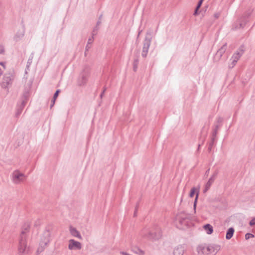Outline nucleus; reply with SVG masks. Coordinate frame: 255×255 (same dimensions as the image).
<instances>
[{"mask_svg": "<svg viewBox=\"0 0 255 255\" xmlns=\"http://www.w3.org/2000/svg\"><path fill=\"white\" fill-rule=\"evenodd\" d=\"M254 235L251 233H247L245 235V238L246 240L250 239L251 238H254Z\"/></svg>", "mask_w": 255, "mask_h": 255, "instance_id": "28", "label": "nucleus"}, {"mask_svg": "<svg viewBox=\"0 0 255 255\" xmlns=\"http://www.w3.org/2000/svg\"><path fill=\"white\" fill-rule=\"evenodd\" d=\"M89 75L90 68L89 67L86 66L81 72L80 77L79 79L78 83L79 86H83L86 84Z\"/></svg>", "mask_w": 255, "mask_h": 255, "instance_id": "5", "label": "nucleus"}, {"mask_svg": "<svg viewBox=\"0 0 255 255\" xmlns=\"http://www.w3.org/2000/svg\"><path fill=\"white\" fill-rule=\"evenodd\" d=\"M210 179L212 180V181H213L214 182L215 179H216V178L213 177V176H211L210 178Z\"/></svg>", "mask_w": 255, "mask_h": 255, "instance_id": "45", "label": "nucleus"}, {"mask_svg": "<svg viewBox=\"0 0 255 255\" xmlns=\"http://www.w3.org/2000/svg\"><path fill=\"white\" fill-rule=\"evenodd\" d=\"M4 53V48L2 45H0V54Z\"/></svg>", "mask_w": 255, "mask_h": 255, "instance_id": "33", "label": "nucleus"}, {"mask_svg": "<svg viewBox=\"0 0 255 255\" xmlns=\"http://www.w3.org/2000/svg\"><path fill=\"white\" fill-rule=\"evenodd\" d=\"M138 62V57L137 56L136 58L134 59L133 63V70L134 71H136L137 70Z\"/></svg>", "mask_w": 255, "mask_h": 255, "instance_id": "22", "label": "nucleus"}, {"mask_svg": "<svg viewBox=\"0 0 255 255\" xmlns=\"http://www.w3.org/2000/svg\"><path fill=\"white\" fill-rule=\"evenodd\" d=\"M216 136H212L211 142H213L215 143V141L216 140Z\"/></svg>", "mask_w": 255, "mask_h": 255, "instance_id": "40", "label": "nucleus"}, {"mask_svg": "<svg viewBox=\"0 0 255 255\" xmlns=\"http://www.w3.org/2000/svg\"><path fill=\"white\" fill-rule=\"evenodd\" d=\"M51 233L49 228H46L44 231L40 242V247L37 250V252H41L47 246L50 242V237Z\"/></svg>", "mask_w": 255, "mask_h": 255, "instance_id": "2", "label": "nucleus"}, {"mask_svg": "<svg viewBox=\"0 0 255 255\" xmlns=\"http://www.w3.org/2000/svg\"><path fill=\"white\" fill-rule=\"evenodd\" d=\"M218 129H216L214 128V129L213 130V132L212 133V136H216L217 135V132H218Z\"/></svg>", "mask_w": 255, "mask_h": 255, "instance_id": "31", "label": "nucleus"}, {"mask_svg": "<svg viewBox=\"0 0 255 255\" xmlns=\"http://www.w3.org/2000/svg\"><path fill=\"white\" fill-rule=\"evenodd\" d=\"M214 143L210 141V142L209 144V147L208 148V150L209 152H211L212 151V148L213 146H214Z\"/></svg>", "mask_w": 255, "mask_h": 255, "instance_id": "29", "label": "nucleus"}, {"mask_svg": "<svg viewBox=\"0 0 255 255\" xmlns=\"http://www.w3.org/2000/svg\"><path fill=\"white\" fill-rule=\"evenodd\" d=\"M89 44H87L86 46V51H88L89 50V49L90 48V47L89 46Z\"/></svg>", "mask_w": 255, "mask_h": 255, "instance_id": "43", "label": "nucleus"}, {"mask_svg": "<svg viewBox=\"0 0 255 255\" xmlns=\"http://www.w3.org/2000/svg\"><path fill=\"white\" fill-rule=\"evenodd\" d=\"M245 52V48L243 45L241 46L236 52L233 55L232 59H234L238 61Z\"/></svg>", "mask_w": 255, "mask_h": 255, "instance_id": "14", "label": "nucleus"}, {"mask_svg": "<svg viewBox=\"0 0 255 255\" xmlns=\"http://www.w3.org/2000/svg\"><path fill=\"white\" fill-rule=\"evenodd\" d=\"M2 74V71L1 69L0 68V76Z\"/></svg>", "mask_w": 255, "mask_h": 255, "instance_id": "51", "label": "nucleus"}, {"mask_svg": "<svg viewBox=\"0 0 255 255\" xmlns=\"http://www.w3.org/2000/svg\"><path fill=\"white\" fill-rule=\"evenodd\" d=\"M22 110V109L21 108L19 109H18L16 113V116H18V115H19L21 113Z\"/></svg>", "mask_w": 255, "mask_h": 255, "instance_id": "39", "label": "nucleus"}, {"mask_svg": "<svg viewBox=\"0 0 255 255\" xmlns=\"http://www.w3.org/2000/svg\"><path fill=\"white\" fill-rule=\"evenodd\" d=\"M204 0H199V1L198 2V4L196 6V7H197V9H199L203 3Z\"/></svg>", "mask_w": 255, "mask_h": 255, "instance_id": "30", "label": "nucleus"}, {"mask_svg": "<svg viewBox=\"0 0 255 255\" xmlns=\"http://www.w3.org/2000/svg\"><path fill=\"white\" fill-rule=\"evenodd\" d=\"M251 12L248 13L245 15L241 17L234 24V28L238 29L244 28L248 22L247 18L250 15Z\"/></svg>", "mask_w": 255, "mask_h": 255, "instance_id": "7", "label": "nucleus"}, {"mask_svg": "<svg viewBox=\"0 0 255 255\" xmlns=\"http://www.w3.org/2000/svg\"><path fill=\"white\" fill-rule=\"evenodd\" d=\"M220 250V246L219 245L215 244L207 245L206 250L208 251V255H215Z\"/></svg>", "mask_w": 255, "mask_h": 255, "instance_id": "9", "label": "nucleus"}, {"mask_svg": "<svg viewBox=\"0 0 255 255\" xmlns=\"http://www.w3.org/2000/svg\"><path fill=\"white\" fill-rule=\"evenodd\" d=\"M60 92V90L59 89L57 90L56 91V92H55L53 97V99H52V102H53V104H55V100H56V98H57V97L58 96V95Z\"/></svg>", "mask_w": 255, "mask_h": 255, "instance_id": "24", "label": "nucleus"}, {"mask_svg": "<svg viewBox=\"0 0 255 255\" xmlns=\"http://www.w3.org/2000/svg\"><path fill=\"white\" fill-rule=\"evenodd\" d=\"M143 236L149 239L156 240L161 237L162 233L160 229L156 228L154 232L149 231L147 235L144 234Z\"/></svg>", "mask_w": 255, "mask_h": 255, "instance_id": "8", "label": "nucleus"}, {"mask_svg": "<svg viewBox=\"0 0 255 255\" xmlns=\"http://www.w3.org/2000/svg\"><path fill=\"white\" fill-rule=\"evenodd\" d=\"M235 230L232 227L230 228L227 231L226 235V238L227 240H230L231 239L234 235Z\"/></svg>", "mask_w": 255, "mask_h": 255, "instance_id": "18", "label": "nucleus"}, {"mask_svg": "<svg viewBox=\"0 0 255 255\" xmlns=\"http://www.w3.org/2000/svg\"><path fill=\"white\" fill-rule=\"evenodd\" d=\"M220 16V14L219 13H215L214 14V17L216 18H218Z\"/></svg>", "mask_w": 255, "mask_h": 255, "instance_id": "42", "label": "nucleus"}, {"mask_svg": "<svg viewBox=\"0 0 255 255\" xmlns=\"http://www.w3.org/2000/svg\"><path fill=\"white\" fill-rule=\"evenodd\" d=\"M138 206V204H137L136 205V207H135V211H134V217H135V216H136V212H137V211Z\"/></svg>", "mask_w": 255, "mask_h": 255, "instance_id": "38", "label": "nucleus"}, {"mask_svg": "<svg viewBox=\"0 0 255 255\" xmlns=\"http://www.w3.org/2000/svg\"><path fill=\"white\" fill-rule=\"evenodd\" d=\"M219 173V171L218 170H216L213 174V175H212V176L215 177L216 178L218 174Z\"/></svg>", "mask_w": 255, "mask_h": 255, "instance_id": "35", "label": "nucleus"}, {"mask_svg": "<svg viewBox=\"0 0 255 255\" xmlns=\"http://www.w3.org/2000/svg\"><path fill=\"white\" fill-rule=\"evenodd\" d=\"M184 250V248L182 246H179L174 249L173 254L174 255H183Z\"/></svg>", "mask_w": 255, "mask_h": 255, "instance_id": "17", "label": "nucleus"}, {"mask_svg": "<svg viewBox=\"0 0 255 255\" xmlns=\"http://www.w3.org/2000/svg\"><path fill=\"white\" fill-rule=\"evenodd\" d=\"M199 9H197V7H196V8L194 10V13H193L194 15H197L198 14V10Z\"/></svg>", "mask_w": 255, "mask_h": 255, "instance_id": "36", "label": "nucleus"}, {"mask_svg": "<svg viewBox=\"0 0 255 255\" xmlns=\"http://www.w3.org/2000/svg\"><path fill=\"white\" fill-rule=\"evenodd\" d=\"M25 102L23 101H22V103H21V107H22V108L25 106Z\"/></svg>", "mask_w": 255, "mask_h": 255, "instance_id": "46", "label": "nucleus"}, {"mask_svg": "<svg viewBox=\"0 0 255 255\" xmlns=\"http://www.w3.org/2000/svg\"><path fill=\"white\" fill-rule=\"evenodd\" d=\"M219 128H220V126H219V125H216V126H215V128H215V129H218H218Z\"/></svg>", "mask_w": 255, "mask_h": 255, "instance_id": "47", "label": "nucleus"}, {"mask_svg": "<svg viewBox=\"0 0 255 255\" xmlns=\"http://www.w3.org/2000/svg\"><path fill=\"white\" fill-rule=\"evenodd\" d=\"M94 35H92V37L89 38L88 41V44H90L92 43V42H93V40H94Z\"/></svg>", "mask_w": 255, "mask_h": 255, "instance_id": "32", "label": "nucleus"}, {"mask_svg": "<svg viewBox=\"0 0 255 255\" xmlns=\"http://www.w3.org/2000/svg\"><path fill=\"white\" fill-rule=\"evenodd\" d=\"M12 181L14 184H19L23 182L25 176L18 170H14L11 174Z\"/></svg>", "mask_w": 255, "mask_h": 255, "instance_id": "6", "label": "nucleus"}, {"mask_svg": "<svg viewBox=\"0 0 255 255\" xmlns=\"http://www.w3.org/2000/svg\"><path fill=\"white\" fill-rule=\"evenodd\" d=\"M250 225L253 226L255 225V217L250 222Z\"/></svg>", "mask_w": 255, "mask_h": 255, "instance_id": "34", "label": "nucleus"}, {"mask_svg": "<svg viewBox=\"0 0 255 255\" xmlns=\"http://www.w3.org/2000/svg\"><path fill=\"white\" fill-rule=\"evenodd\" d=\"M55 104H53V102H52V100H51V105H50V108H52V107H53V106Z\"/></svg>", "mask_w": 255, "mask_h": 255, "instance_id": "48", "label": "nucleus"}, {"mask_svg": "<svg viewBox=\"0 0 255 255\" xmlns=\"http://www.w3.org/2000/svg\"><path fill=\"white\" fill-rule=\"evenodd\" d=\"M227 44L225 43L216 52L214 57V61L216 62L219 61L222 57L223 54L227 50Z\"/></svg>", "mask_w": 255, "mask_h": 255, "instance_id": "11", "label": "nucleus"}, {"mask_svg": "<svg viewBox=\"0 0 255 255\" xmlns=\"http://www.w3.org/2000/svg\"><path fill=\"white\" fill-rule=\"evenodd\" d=\"M102 17V15H101L99 16V20H100V21H101Z\"/></svg>", "mask_w": 255, "mask_h": 255, "instance_id": "49", "label": "nucleus"}, {"mask_svg": "<svg viewBox=\"0 0 255 255\" xmlns=\"http://www.w3.org/2000/svg\"><path fill=\"white\" fill-rule=\"evenodd\" d=\"M210 169L209 168L205 172V175L208 176L209 173Z\"/></svg>", "mask_w": 255, "mask_h": 255, "instance_id": "44", "label": "nucleus"}, {"mask_svg": "<svg viewBox=\"0 0 255 255\" xmlns=\"http://www.w3.org/2000/svg\"><path fill=\"white\" fill-rule=\"evenodd\" d=\"M200 144H199V145H198V149L199 148L200 146Z\"/></svg>", "mask_w": 255, "mask_h": 255, "instance_id": "54", "label": "nucleus"}, {"mask_svg": "<svg viewBox=\"0 0 255 255\" xmlns=\"http://www.w3.org/2000/svg\"><path fill=\"white\" fill-rule=\"evenodd\" d=\"M214 183L213 181H212L211 179H209L207 183L205 184L204 189L203 190V192L205 193L207 192L209 189H210V187L212 185V184Z\"/></svg>", "mask_w": 255, "mask_h": 255, "instance_id": "20", "label": "nucleus"}, {"mask_svg": "<svg viewBox=\"0 0 255 255\" xmlns=\"http://www.w3.org/2000/svg\"><path fill=\"white\" fill-rule=\"evenodd\" d=\"M33 59V56H31L29 58L27 62V65H26V68L28 69L30 65H31L32 63V60Z\"/></svg>", "mask_w": 255, "mask_h": 255, "instance_id": "26", "label": "nucleus"}, {"mask_svg": "<svg viewBox=\"0 0 255 255\" xmlns=\"http://www.w3.org/2000/svg\"><path fill=\"white\" fill-rule=\"evenodd\" d=\"M24 35V32H21V33H17L14 37V40L16 41H18L19 40H20Z\"/></svg>", "mask_w": 255, "mask_h": 255, "instance_id": "23", "label": "nucleus"}, {"mask_svg": "<svg viewBox=\"0 0 255 255\" xmlns=\"http://www.w3.org/2000/svg\"><path fill=\"white\" fill-rule=\"evenodd\" d=\"M207 245L205 244L200 245L197 248V251L199 255H208Z\"/></svg>", "mask_w": 255, "mask_h": 255, "instance_id": "15", "label": "nucleus"}, {"mask_svg": "<svg viewBox=\"0 0 255 255\" xmlns=\"http://www.w3.org/2000/svg\"><path fill=\"white\" fill-rule=\"evenodd\" d=\"M29 228L30 225L28 223L25 224L22 228V231L18 240V250L20 254H25L27 253V233L28 232Z\"/></svg>", "mask_w": 255, "mask_h": 255, "instance_id": "1", "label": "nucleus"}, {"mask_svg": "<svg viewBox=\"0 0 255 255\" xmlns=\"http://www.w3.org/2000/svg\"><path fill=\"white\" fill-rule=\"evenodd\" d=\"M101 21H100V20H98V21H97V24H96V26H98V27H99V26H100V25L101 24Z\"/></svg>", "mask_w": 255, "mask_h": 255, "instance_id": "41", "label": "nucleus"}, {"mask_svg": "<svg viewBox=\"0 0 255 255\" xmlns=\"http://www.w3.org/2000/svg\"><path fill=\"white\" fill-rule=\"evenodd\" d=\"M81 248L82 245L80 242L76 241L73 239H70L69 241L68 249L70 250H79Z\"/></svg>", "mask_w": 255, "mask_h": 255, "instance_id": "10", "label": "nucleus"}, {"mask_svg": "<svg viewBox=\"0 0 255 255\" xmlns=\"http://www.w3.org/2000/svg\"><path fill=\"white\" fill-rule=\"evenodd\" d=\"M232 59V66H231V64H229V68L230 69H232L233 68L236 64L238 60H236V59Z\"/></svg>", "mask_w": 255, "mask_h": 255, "instance_id": "25", "label": "nucleus"}, {"mask_svg": "<svg viewBox=\"0 0 255 255\" xmlns=\"http://www.w3.org/2000/svg\"><path fill=\"white\" fill-rule=\"evenodd\" d=\"M99 29V27H98V26H95V27L94 28V29H93V31H92V35H96V34H97V31H98Z\"/></svg>", "mask_w": 255, "mask_h": 255, "instance_id": "27", "label": "nucleus"}, {"mask_svg": "<svg viewBox=\"0 0 255 255\" xmlns=\"http://www.w3.org/2000/svg\"><path fill=\"white\" fill-rule=\"evenodd\" d=\"M69 231L71 235L74 237H76L80 240L82 239V237L79 232L74 227L70 226L69 227Z\"/></svg>", "mask_w": 255, "mask_h": 255, "instance_id": "16", "label": "nucleus"}, {"mask_svg": "<svg viewBox=\"0 0 255 255\" xmlns=\"http://www.w3.org/2000/svg\"><path fill=\"white\" fill-rule=\"evenodd\" d=\"M0 64L1 65H3V62H0Z\"/></svg>", "mask_w": 255, "mask_h": 255, "instance_id": "53", "label": "nucleus"}, {"mask_svg": "<svg viewBox=\"0 0 255 255\" xmlns=\"http://www.w3.org/2000/svg\"><path fill=\"white\" fill-rule=\"evenodd\" d=\"M104 94V92H102V93L101 94V95H100V97H101V98H102V97L103 96Z\"/></svg>", "mask_w": 255, "mask_h": 255, "instance_id": "50", "label": "nucleus"}, {"mask_svg": "<svg viewBox=\"0 0 255 255\" xmlns=\"http://www.w3.org/2000/svg\"><path fill=\"white\" fill-rule=\"evenodd\" d=\"M191 216L184 212L179 213L176 217V220L182 226H186L190 220Z\"/></svg>", "mask_w": 255, "mask_h": 255, "instance_id": "4", "label": "nucleus"}, {"mask_svg": "<svg viewBox=\"0 0 255 255\" xmlns=\"http://www.w3.org/2000/svg\"><path fill=\"white\" fill-rule=\"evenodd\" d=\"M132 251L133 253H134L135 254H137L139 255H144V252L137 247H133L132 249Z\"/></svg>", "mask_w": 255, "mask_h": 255, "instance_id": "21", "label": "nucleus"}, {"mask_svg": "<svg viewBox=\"0 0 255 255\" xmlns=\"http://www.w3.org/2000/svg\"><path fill=\"white\" fill-rule=\"evenodd\" d=\"M223 121V119L221 117H219L217 119V122L218 123H222Z\"/></svg>", "mask_w": 255, "mask_h": 255, "instance_id": "37", "label": "nucleus"}, {"mask_svg": "<svg viewBox=\"0 0 255 255\" xmlns=\"http://www.w3.org/2000/svg\"><path fill=\"white\" fill-rule=\"evenodd\" d=\"M106 91V87H104V90L103 91V92H104V93H105V92Z\"/></svg>", "mask_w": 255, "mask_h": 255, "instance_id": "52", "label": "nucleus"}, {"mask_svg": "<svg viewBox=\"0 0 255 255\" xmlns=\"http://www.w3.org/2000/svg\"><path fill=\"white\" fill-rule=\"evenodd\" d=\"M195 194H196V197L195 199V201L194 202V205H193L194 210H195L196 205H197V200H198V196H199V189L197 190L195 187H193L190 191V193L189 194V196L190 197H193Z\"/></svg>", "mask_w": 255, "mask_h": 255, "instance_id": "13", "label": "nucleus"}, {"mask_svg": "<svg viewBox=\"0 0 255 255\" xmlns=\"http://www.w3.org/2000/svg\"><path fill=\"white\" fill-rule=\"evenodd\" d=\"M151 32L148 31L146 33L145 39L143 41V45L141 53V55L143 58H145L147 56L148 49L151 44Z\"/></svg>", "mask_w": 255, "mask_h": 255, "instance_id": "3", "label": "nucleus"}, {"mask_svg": "<svg viewBox=\"0 0 255 255\" xmlns=\"http://www.w3.org/2000/svg\"><path fill=\"white\" fill-rule=\"evenodd\" d=\"M12 81V76L10 74L5 75L3 78L1 86L2 88L6 89L9 85L11 84Z\"/></svg>", "mask_w": 255, "mask_h": 255, "instance_id": "12", "label": "nucleus"}, {"mask_svg": "<svg viewBox=\"0 0 255 255\" xmlns=\"http://www.w3.org/2000/svg\"><path fill=\"white\" fill-rule=\"evenodd\" d=\"M203 228L208 234L210 235L213 232V227L209 224L205 225Z\"/></svg>", "mask_w": 255, "mask_h": 255, "instance_id": "19", "label": "nucleus"}]
</instances>
